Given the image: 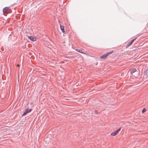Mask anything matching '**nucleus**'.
Instances as JSON below:
<instances>
[{"label":"nucleus","mask_w":148,"mask_h":148,"mask_svg":"<svg viewBox=\"0 0 148 148\" xmlns=\"http://www.w3.org/2000/svg\"><path fill=\"white\" fill-rule=\"evenodd\" d=\"M113 51H112L111 52L107 53L106 54H104L102 56L100 57V58L102 59H104L106 58L110 54L113 53Z\"/></svg>","instance_id":"f257e3e1"},{"label":"nucleus","mask_w":148,"mask_h":148,"mask_svg":"<svg viewBox=\"0 0 148 148\" xmlns=\"http://www.w3.org/2000/svg\"><path fill=\"white\" fill-rule=\"evenodd\" d=\"M121 128V127H120L112 133L110 134V135L113 136H115L119 132V131L120 130Z\"/></svg>","instance_id":"f03ea898"},{"label":"nucleus","mask_w":148,"mask_h":148,"mask_svg":"<svg viewBox=\"0 0 148 148\" xmlns=\"http://www.w3.org/2000/svg\"><path fill=\"white\" fill-rule=\"evenodd\" d=\"M32 110V109H29L28 108H27L26 109L25 111L22 114V116H24L27 113L31 111Z\"/></svg>","instance_id":"7ed1b4c3"},{"label":"nucleus","mask_w":148,"mask_h":148,"mask_svg":"<svg viewBox=\"0 0 148 148\" xmlns=\"http://www.w3.org/2000/svg\"><path fill=\"white\" fill-rule=\"evenodd\" d=\"M28 38L31 41H34L36 40L35 38L33 37L32 36H28Z\"/></svg>","instance_id":"20e7f679"},{"label":"nucleus","mask_w":148,"mask_h":148,"mask_svg":"<svg viewBox=\"0 0 148 148\" xmlns=\"http://www.w3.org/2000/svg\"><path fill=\"white\" fill-rule=\"evenodd\" d=\"M9 10V7H6L3 8V12L4 13L7 12Z\"/></svg>","instance_id":"39448f33"},{"label":"nucleus","mask_w":148,"mask_h":148,"mask_svg":"<svg viewBox=\"0 0 148 148\" xmlns=\"http://www.w3.org/2000/svg\"><path fill=\"white\" fill-rule=\"evenodd\" d=\"M60 28L62 32L64 33H65L64 26H63L60 25Z\"/></svg>","instance_id":"423d86ee"},{"label":"nucleus","mask_w":148,"mask_h":148,"mask_svg":"<svg viewBox=\"0 0 148 148\" xmlns=\"http://www.w3.org/2000/svg\"><path fill=\"white\" fill-rule=\"evenodd\" d=\"M145 74L146 77H148V69L145 71Z\"/></svg>","instance_id":"0eeeda50"},{"label":"nucleus","mask_w":148,"mask_h":148,"mask_svg":"<svg viewBox=\"0 0 148 148\" xmlns=\"http://www.w3.org/2000/svg\"><path fill=\"white\" fill-rule=\"evenodd\" d=\"M136 69L135 68H133L132 69V70L131 71V73H133L135 72L136 71Z\"/></svg>","instance_id":"6e6552de"},{"label":"nucleus","mask_w":148,"mask_h":148,"mask_svg":"<svg viewBox=\"0 0 148 148\" xmlns=\"http://www.w3.org/2000/svg\"><path fill=\"white\" fill-rule=\"evenodd\" d=\"M76 50L77 51L79 52L80 53H82L83 54H84L85 53L84 51H82L81 50H80L79 49H76Z\"/></svg>","instance_id":"1a4fd4ad"},{"label":"nucleus","mask_w":148,"mask_h":148,"mask_svg":"<svg viewBox=\"0 0 148 148\" xmlns=\"http://www.w3.org/2000/svg\"><path fill=\"white\" fill-rule=\"evenodd\" d=\"M132 43L130 42H129L127 45V46H126V47H129V46H130L132 44Z\"/></svg>","instance_id":"9d476101"},{"label":"nucleus","mask_w":148,"mask_h":148,"mask_svg":"<svg viewBox=\"0 0 148 148\" xmlns=\"http://www.w3.org/2000/svg\"><path fill=\"white\" fill-rule=\"evenodd\" d=\"M146 111V110L145 108H143L142 110V113H144Z\"/></svg>","instance_id":"9b49d317"},{"label":"nucleus","mask_w":148,"mask_h":148,"mask_svg":"<svg viewBox=\"0 0 148 148\" xmlns=\"http://www.w3.org/2000/svg\"><path fill=\"white\" fill-rule=\"evenodd\" d=\"M136 38H135L131 41L130 42L132 43L134 42V41L136 39Z\"/></svg>","instance_id":"f8f14e48"},{"label":"nucleus","mask_w":148,"mask_h":148,"mask_svg":"<svg viewBox=\"0 0 148 148\" xmlns=\"http://www.w3.org/2000/svg\"><path fill=\"white\" fill-rule=\"evenodd\" d=\"M95 113H96V114H98V112H97V111H95Z\"/></svg>","instance_id":"ddd939ff"},{"label":"nucleus","mask_w":148,"mask_h":148,"mask_svg":"<svg viewBox=\"0 0 148 148\" xmlns=\"http://www.w3.org/2000/svg\"><path fill=\"white\" fill-rule=\"evenodd\" d=\"M16 66H19V65L17 64Z\"/></svg>","instance_id":"4468645a"}]
</instances>
